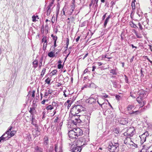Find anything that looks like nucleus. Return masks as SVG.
<instances>
[{
	"label": "nucleus",
	"mask_w": 152,
	"mask_h": 152,
	"mask_svg": "<svg viewBox=\"0 0 152 152\" xmlns=\"http://www.w3.org/2000/svg\"><path fill=\"white\" fill-rule=\"evenodd\" d=\"M119 146V144L118 141H115L114 140H112L109 143L108 150L110 152H115Z\"/></svg>",
	"instance_id": "obj_1"
},
{
	"label": "nucleus",
	"mask_w": 152,
	"mask_h": 152,
	"mask_svg": "<svg viewBox=\"0 0 152 152\" xmlns=\"http://www.w3.org/2000/svg\"><path fill=\"white\" fill-rule=\"evenodd\" d=\"M135 108V107L134 105L130 104L127 107V109L129 113L130 114H135V115H137L141 114V111L140 110L133 111V110Z\"/></svg>",
	"instance_id": "obj_2"
},
{
	"label": "nucleus",
	"mask_w": 152,
	"mask_h": 152,
	"mask_svg": "<svg viewBox=\"0 0 152 152\" xmlns=\"http://www.w3.org/2000/svg\"><path fill=\"white\" fill-rule=\"evenodd\" d=\"M135 132L134 128L133 127H131L127 129L126 132L124 133V135L131 137L135 133Z\"/></svg>",
	"instance_id": "obj_3"
},
{
	"label": "nucleus",
	"mask_w": 152,
	"mask_h": 152,
	"mask_svg": "<svg viewBox=\"0 0 152 152\" xmlns=\"http://www.w3.org/2000/svg\"><path fill=\"white\" fill-rule=\"evenodd\" d=\"M76 144L77 146H78L80 147L87 144V142L85 138L84 137L79 138L77 140L76 142Z\"/></svg>",
	"instance_id": "obj_4"
},
{
	"label": "nucleus",
	"mask_w": 152,
	"mask_h": 152,
	"mask_svg": "<svg viewBox=\"0 0 152 152\" xmlns=\"http://www.w3.org/2000/svg\"><path fill=\"white\" fill-rule=\"evenodd\" d=\"M124 143L126 145H133V144H134L135 147H137V145L134 144L132 140L130 137H126L124 140Z\"/></svg>",
	"instance_id": "obj_5"
},
{
	"label": "nucleus",
	"mask_w": 152,
	"mask_h": 152,
	"mask_svg": "<svg viewBox=\"0 0 152 152\" xmlns=\"http://www.w3.org/2000/svg\"><path fill=\"white\" fill-rule=\"evenodd\" d=\"M73 130L77 138L83 134L82 130L79 128H74L73 129Z\"/></svg>",
	"instance_id": "obj_6"
},
{
	"label": "nucleus",
	"mask_w": 152,
	"mask_h": 152,
	"mask_svg": "<svg viewBox=\"0 0 152 152\" xmlns=\"http://www.w3.org/2000/svg\"><path fill=\"white\" fill-rule=\"evenodd\" d=\"M149 135L148 132H146L144 133L143 134L140 136L141 140L140 142L143 144L146 140V137Z\"/></svg>",
	"instance_id": "obj_7"
},
{
	"label": "nucleus",
	"mask_w": 152,
	"mask_h": 152,
	"mask_svg": "<svg viewBox=\"0 0 152 152\" xmlns=\"http://www.w3.org/2000/svg\"><path fill=\"white\" fill-rule=\"evenodd\" d=\"M69 137L72 139H77L74 131L73 129L70 130L68 132Z\"/></svg>",
	"instance_id": "obj_8"
},
{
	"label": "nucleus",
	"mask_w": 152,
	"mask_h": 152,
	"mask_svg": "<svg viewBox=\"0 0 152 152\" xmlns=\"http://www.w3.org/2000/svg\"><path fill=\"white\" fill-rule=\"evenodd\" d=\"M82 107L80 105H77L76 107H73L71 110V112H75V114H77L78 113H77L75 112V111L77 110V111L80 112V111L83 110V109L81 110L82 109Z\"/></svg>",
	"instance_id": "obj_9"
},
{
	"label": "nucleus",
	"mask_w": 152,
	"mask_h": 152,
	"mask_svg": "<svg viewBox=\"0 0 152 152\" xmlns=\"http://www.w3.org/2000/svg\"><path fill=\"white\" fill-rule=\"evenodd\" d=\"M48 96H41V100L43 99L42 101L41 102L42 104H44L45 102L48 101L50 100V96L48 97H47Z\"/></svg>",
	"instance_id": "obj_10"
},
{
	"label": "nucleus",
	"mask_w": 152,
	"mask_h": 152,
	"mask_svg": "<svg viewBox=\"0 0 152 152\" xmlns=\"http://www.w3.org/2000/svg\"><path fill=\"white\" fill-rule=\"evenodd\" d=\"M29 111L31 115H34V113L36 112L35 110V104H34L32 107H30V110Z\"/></svg>",
	"instance_id": "obj_11"
},
{
	"label": "nucleus",
	"mask_w": 152,
	"mask_h": 152,
	"mask_svg": "<svg viewBox=\"0 0 152 152\" xmlns=\"http://www.w3.org/2000/svg\"><path fill=\"white\" fill-rule=\"evenodd\" d=\"M34 152H43V148L38 146H35L34 147Z\"/></svg>",
	"instance_id": "obj_12"
},
{
	"label": "nucleus",
	"mask_w": 152,
	"mask_h": 152,
	"mask_svg": "<svg viewBox=\"0 0 152 152\" xmlns=\"http://www.w3.org/2000/svg\"><path fill=\"white\" fill-rule=\"evenodd\" d=\"M96 102V99L94 98L90 97L86 100V102L90 104H91L95 103Z\"/></svg>",
	"instance_id": "obj_13"
},
{
	"label": "nucleus",
	"mask_w": 152,
	"mask_h": 152,
	"mask_svg": "<svg viewBox=\"0 0 152 152\" xmlns=\"http://www.w3.org/2000/svg\"><path fill=\"white\" fill-rule=\"evenodd\" d=\"M120 123L123 125H126L128 123L127 119L122 118L119 121Z\"/></svg>",
	"instance_id": "obj_14"
},
{
	"label": "nucleus",
	"mask_w": 152,
	"mask_h": 152,
	"mask_svg": "<svg viewBox=\"0 0 152 152\" xmlns=\"http://www.w3.org/2000/svg\"><path fill=\"white\" fill-rule=\"evenodd\" d=\"M49 144V138L47 136H45L43 139V144L45 145H48Z\"/></svg>",
	"instance_id": "obj_15"
},
{
	"label": "nucleus",
	"mask_w": 152,
	"mask_h": 152,
	"mask_svg": "<svg viewBox=\"0 0 152 152\" xmlns=\"http://www.w3.org/2000/svg\"><path fill=\"white\" fill-rule=\"evenodd\" d=\"M10 133H9V134H7V137H8V138H10L13 136L15 135V134L16 133L17 131H12L10 132Z\"/></svg>",
	"instance_id": "obj_16"
},
{
	"label": "nucleus",
	"mask_w": 152,
	"mask_h": 152,
	"mask_svg": "<svg viewBox=\"0 0 152 152\" xmlns=\"http://www.w3.org/2000/svg\"><path fill=\"white\" fill-rule=\"evenodd\" d=\"M85 118V116L84 115H80L79 116L78 118H75L77 122L78 123H80V122H83L84 121L83 119Z\"/></svg>",
	"instance_id": "obj_17"
},
{
	"label": "nucleus",
	"mask_w": 152,
	"mask_h": 152,
	"mask_svg": "<svg viewBox=\"0 0 152 152\" xmlns=\"http://www.w3.org/2000/svg\"><path fill=\"white\" fill-rule=\"evenodd\" d=\"M143 96H139L137 98V100L139 103H141L142 102H143Z\"/></svg>",
	"instance_id": "obj_18"
},
{
	"label": "nucleus",
	"mask_w": 152,
	"mask_h": 152,
	"mask_svg": "<svg viewBox=\"0 0 152 152\" xmlns=\"http://www.w3.org/2000/svg\"><path fill=\"white\" fill-rule=\"evenodd\" d=\"M136 2V0H132L131 6L132 8V10L133 11H134L136 9V6L135 2Z\"/></svg>",
	"instance_id": "obj_19"
},
{
	"label": "nucleus",
	"mask_w": 152,
	"mask_h": 152,
	"mask_svg": "<svg viewBox=\"0 0 152 152\" xmlns=\"http://www.w3.org/2000/svg\"><path fill=\"white\" fill-rule=\"evenodd\" d=\"M81 147L77 146L75 148L73 149L72 152H80L81 150Z\"/></svg>",
	"instance_id": "obj_20"
},
{
	"label": "nucleus",
	"mask_w": 152,
	"mask_h": 152,
	"mask_svg": "<svg viewBox=\"0 0 152 152\" xmlns=\"http://www.w3.org/2000/svg\"><path fill=\"white\" fill-rule=\"evenodd\" d=\"M110 18V15H109L107 16V17L105 19V20L104 21V28H105L106 27V26L107 23L109 21V20Z\"/></svg>",
	"instance_id": "obj_21"
},
{
	"label": "nucleus",
	"mask_w": 152,
	"mask_h": 152,
	"mask_svg": "<svg viewBox=\"0 0 152 152\" xmlns=\"http://www.w3.org/2000/svg\"><path fill=\"white\" fill-rule=\"evenodd\" d=\"M32 21L33 22H35L37 21H38L39 19V18L38 15H33L32 17Z\"/></svg>",
	"instance_id": "obj_22"
},
{
	"label": "nucleus",
	"mask_w": 152,
	"mask_h": 152,
	"mask_svg": "<svg viewBox=\"0 0 152 152\" xmlns=\"http://www.w3.org/2000/svg\"><path fill=\"white\" fill-rule=\"evenodd\" d=\"M33 67L34 68H37L38 66V61L37 60H35L33 62Z\"/></svg>",
	"instance_id": "obj_23"
},
{
	"label": "nucleus",
	"mask_w": 152,
	"mask_h": 152,
	"mask_svg": "<svg viewBox=\"0 0 152 152\" xmlns=\"http://www.w3.org/2000/svg\"><path fill=\"white\" fill-rule=\"evenodd\" d=\"M34 135L35 137L38 136L40 134L39 131L38 130H36L35 131L33 132Z\"/></svg>",
	"instance_id": "obj_24"
},
{
	"label": "nucleus",
	"mask_w": 152,
	"mask_h": 152,
	"mask_svg": "<svg viewBox=\"0 0 152 152\" xmlns=\"http://www.w3.org/2000/svg\"><path fill=\"white\" fill-rule=\"evenodd\" d=\"M55 54H54V52L53 51H51L48 53V56L50 58H52L55 56Z\"/></svg>",
	"instance_id": "obj_25"
},
{
	"label": "nucleus",
	"mask_w": 152,
	"mask_h": 152,
	"mask_svg": "<svg viewBox=\"0 0 152 152\" xmlns=\"http://www.w3.org/2000/svg\"><path fill=\"white\" fill-rule=\"evenodd\" d=\"M47 11L46 15L47 16H48L50 14L51 12V9H50V8L49 7H47Z\"/></svg>",
	"instance_id": "obj_26"
},
{
	"label": "nucleus",
	"mask_w": 152,
	"mask_h": 152,
	"mask_svg": "<svg viewBox=\"0 0 152 152\" xmlns=\"http://www.w3.org/2000/svg\"><path fill=\"white\" fill-rule=\"evenodd\" d=\"M75 8V6L72 5L71 6V7L70 9V13H69L68 15H71L72 14L74 9Z\"/></svg>",
	"instance_id": "obj_27"
},
{
	"label": "nucleus",
	"mask_w": 152,
	"mask_h": 152,
	"mask_svg": "<svg viewBox=\"0 0 152 152\" xmlns=\"http://www.w3.org/2000/svg\"><path fill=\"white\" fill-rule=\"evenodd\" d=\"M51 80V78H49L48 77L45 80V82L47 84H48V85H49L50 84V82Z\"/></svg>",
	"instance_id": "obj_28"
},
{
	"label": "nucleus",
	"mask_w": 152,
	"mask_h": 152,
	"mask_svg": "<svg viewBox=\"0 0 152 152\" xmlns=\"http://www.w3.org/2000/svg\"><path fill=\"white\" fill-rule=\"evenodd\" d=\"M47 37L45 36L43 37V38L42 40V42H44V43H47Z\"/></svg>",
	"instance_id": "obj_29"
},
{
	"label": "nucleus",
	"mask_w": 152,
	"mask_h": 152,
	"mask_svg": "<svg viewBox=\"0 0 152 152\" xmlns=\"http://www.w3.org/2000/svg\"><path fill=\"white\" fill-rule=\"evenodd\" d=\"M53 108L54 107H53L51 104L49 105L46 107V109L47 110H52L53 109Z\"/></svg>",
	"instance_id": "obj_30"
},
{
	"label": "nucleus",
	"mask_w": 152,
	"mask_h": 152,
	"mask_svg": "<svg viewBox=\"0 0 152 152\" xmlns=\"http://www.w3.org/2000/svg\"><path fill=\"white\" fill-rule=\"evenodd\" d=\"M13 127L12 126H10L9 127V129H8V130H7L6 132H5V133L7 134L10 133Z\"/></svg>",
	"instance_id": "obj_31"
},
{
	"label": "nucleus",
	"mask_w": 152,
	"mask_h": 152,
	"mask_svg": "<svg viewBox=\"0 0 152 152\" xmlns=\"http://www.w3.org/2000/svg\"><path fill=\"white\" fill-rule=\"evenodd\" d=\"M31 123L35 127H37V122L36 120L31 121Z\"/></svg>",
	"instance_id": "obj_32"
},
{
	"label": "nucleus",
	"mask_w": 152,
	"mask_h": 152,
	"mask_svg": "<svg viewBox=\"0 0 152 152\" xmlns=\"http://www.w3.org/2000/svg\"><path fill=\"white\" fill-rule=\"evenodd\" d=\"M46 69L45 68H43L41 73V76L42 77L44 75L46 71Z\"/></svg>",
	"instance_id": "obj_33"
},
{
	"label": "nucleus",
	"mask_w": 152,
	"mask_h": 152,
	"mask_svg": "<svg viewBox=\"0 0 152 152\" xmlns=\"http://www.w3.org/2000/svg\"><path fill=\"white\" fill-rule=\"evenodd\" d=\"M51 37L53 38V40L54 41H56L57 39V36L55 37L54 36L53 34H52L51 35Z\"/></svg>",
	"instance_id": "obj_34"
},
{
	"label": "nucleus",
	"mask_w": 152,
	"mask_h": 152,
	"mask_svg": "<svg viewBox=\"0 0 152 152\" xmlns=\"http://www.w3.org/2000/svg\"><path fill=\"white\" fill-rule=\"evenodd\" d=\"M5 132L4 134L3 135L0 137L1 138V140H5L7 137H4V136H5Z\"/></svg>",
	"instance_id": "obj_35"
},
{
	"label": "nucleus",
	"mask_w": 152,
	"mask_h": 152,
	"mask_svg": "<svg viewBox=\"0 0 152 152\" xmlns=\"http://www.w3.org/2000/svg\"><path fill=\"white\" fill-rule=\"evenodd\" d=\"M135 34L137 38L140 39L142 38V37L141 36V34H138L136 32L135 33Z\"/></svg>",
	"instance_id": "obj_36"
},
{
	"label": "nucleus",
	"mask_w": 152,
	"mask_h": 152,
	"mask_svg": "<svg viewBox=\"0 0 152 152\" xmlns=\"http://www.w3.org/2000/svg\"><path fill=\"white\" fill-rule=\"evenodd\" d=\"M35 91L34 90L30 91L29 92V94L30 95H35Z\"/></svg>",
	"instance_id": "obj_37"
},
{
	"label": "nucleus",
	"mask_w": 152,
	"mask_h": 152,
	"mask_svg": "<svg viewBox=\"0 0 152 152\" xmlns=\"http://www.w3.org/2000/svg\"><path fill=\"white\" fill-rule=\"evenodd\" d=\"M57 72V71L56 69H55L53 70L51 72L52 74V75H55Z\"/></svg>",
	"instance_id": "obj_38"
},
{
	"label": "nucleus",
	"mask_w": 152,
	"mask_h": 152,
	"mask_svg": "<svg viewBox=\"0 0 152 152\" xmlns=\"http://www.w3.org/2000/svg\"><path fill=\"white\" fill-rule=\"evenodd\" d=\"M47 45V43H44L43 47V49L44 50H46Z\"/></svg>",
	"instance_id": "obj_39"
},
{
	"label": "nucleus",
	"mask_w": 152,
	"mask_h": 152,
	"mask_svg": "<svg viewBox=\"0 0 152 152\" xmlns=\"http://www.w3.org/2000/svg\"><path fill=\"white\" fill-rule=\"evenodd\" d=\"M61 85H62V83L58 82H56L55 84V86L56 87H59Z\"/></svg>",
	"instance_id": "obj_40"
},
{
	"label": "nucleus",
	"mask_w": 152,
	"mask_h": 152,
	"mask_svg": "<svg viewBox=\"0 0 152 152\" xmlns=\"http://www.w3.org/2000/svg\"><path fill=\"white\" fill-rule=\"evenodd\" d=\"M130 25L132 27H133L134 28H137V26L136 25L134 24L133 23H132V24H130Z\"/></svg>",
	"instance_id": "obj_41"
},
{
	"label": "nucleus",
	"mask_w": 152,
	"mask_h": 152,
	"mask_svg": "<svg viewBox=\"0 0 152 152\" xmlns=\"http://www.w3.org/2000/svg\"><path fill=\"white\" fill-rule=\"evenodd\" d=\"M55 17L54 16V15H53L52 17V19L51 20V22L53 23L55 21Z\"/></svg>",
	"instance_id": "obj_42"
},
{
	"label": "nucleus",
	"mask_w": 152,
	"mask_h": 152,
	"mask_svg": "<svg viewBox=\"0 0 152 152\" xmlns=\"http://www.w3.org/2000/svg\"><path fill=\"white\" fill-rule=\"evenodd\" d=\"M49 28H48V25H46L45 26V31H47V32H48Z\"/></svg>",
	"instance_id": "obj_43"
},
{
	"label": "nucleus",
	"mask_w": 152,
	"mask_h": 152,
	"mask_svg": "<svg viewBox=\"0 0 152 152\" xmlns=\"http://www.w3.org/2000/svg\"><path fill=\"white\" fill-rule=\"evenodd\" d=\"M54 0H52L51 2L50 3L48 7H49L50 8L52 7V4H53Z\"/></svg>",
	"instance_id": "obj_44"
},
{
	"label": "nucleus",
	"mask_w": 152,
	"mask_h": 152,
	"mask_svg": "<svg viewBox=\"0 0 152 152\" xmlns=\"http://www.w3.org/2000/svg\"><path fill=\"white\" fill-rule=\"evenodd\" d=\"M53 107L54 106L56 107L57 105V104L55 102H52V104H51Z\"/></svg>",
	"instance_id": "obj_45"
},
{
	"label": "nucleus",
	"mask_w": 152,
	"mask_h": 152,
	"mask_svg": "<svg viewBox=\"0 0 152 152\" xmlns=\"http://www.w3.org/2000/svg\"><path fill=\"white\" fill-rule=\"evenodd\" d=\"M58 145L57 144H55V152H57Z\"/></svg>",
	"instance_id": "obj_46"
},
{
	"label": "nucleus",
	"mask_w": 152,
	"mask_h": 152,
	"mask_svg": "<svg viewBox=\"0 0 152 152\" xmlns=\"http://www.w3.org/2000/svg\"><path fill=\"white\" fill-rule=\"evenodd\" d=\"M70 100H68L65 103H64V105L65 106H66V104H71V103H70Z\"/></svg>",
	"instance_id": "obj_47"
},
{
	"label": "nucleus",
	"mask_w": 152,
	"mask_h": 152,
	"mask_svg": "<svg viewBox=\"0 0 152 152\" xmlns=\"http://www.w3.org/2000/svg\"><path fill=\"white\" fill-rule=\"evenodd\" d=\"M138 25L139 26V28H140V29L141 30H142L143 28L142 27L141 24H140V23H138Z\"/></svg>",
	"instance_id": "obj_48"
},
{
	"label": "nucleus",
	"mask_w": 152,
	"mask_h": 152,
	"mask_svg": "<svg viewBox=\"0 0 152 152\" xmlns=\"http://www.w3.org/2000/svg\"><path fill=\"white\" fill-rule=\"evenodd\" d=\"M35 120H36L35 119L34 115H32V116H31V121H34Z\"/></svg>",
	"instance_id": "obj_49"
},
{
	"label": "nucleus",
	"mask_w": 152,
	"mask_h": 152,
	"mask_svg": "<svg viewBox=\"0 0 152 152\" xmlns=\"http://www.w3.org/2000/svg\"><path fill=\"white\" fill-rule=\"evenodd\" d=\"M70 19L71 20V21L72 22H74L75 21V18L73 16L71 17L70 18Z\"/></svg>",
	"instance_id": "obj_50"
},
{
	"label": "nucleus",
	"mask_w": 152,
	"mask_h": 152,
	"mask_svg": "<svg viewBox=\"0 0 152 152\" xmlns=\"http://www.w3.org/2000/svg\"><path fill=\"white\" fill-rule=\"evenodd\" d=\"M58 120V117H57L55 119V120L54 121V123L57 122Z\"/></svg>",
	"instance_id": "obj_51"
},
{
	"label": "nucleus",
	"mask_w": 152,
	"mask_h": 152,
	"mask_svg": "<svg viewBox=\"0 0 152 152\" xmlns=\"http://www.w3.org/2000/svg\"><path fill=\"white\" fill-rule=\"evenodd\" d=\"M116 98L118 100H119L121 98L120 96H115Z\"/></svg>",
	"instance_id": "obj_52"
},
{
	"label": "nucleus",
	"mask_w": 152,
	"mask_h": 152,
	"mask_svg": "<svg viewBox=\"0 0 152 152\" xmlns=\"http://www.w3.org/2000/svg\"><path fill=\"white\" fill-rule=\"evenodd\" d=\"M140 91L141 92L140 93H141V92H142V95H144V94L146 95V94L145 93V91L143 90H142Z\"/></svg>",
	"instance_id": "obj_53"
},
{
	"label": "nucleus",
	"mask_w": 152,
	"mask_h": 152,
	"mask_svg": "<svg viewBox=\"0 0 152 152\" xmlns=\"http://www.w3.org/2000/svg\"><path fill=\"white\" fill-rule=\"evenodd\" d=\"M140 73H141L140 77H143L144 75L143 73L142 70V69H141L140 71Z\"/></svg>",
	"instance_id": "obj_54"
},
{
	"label": "nucleus",
	"mask_w": 152,
	"mask_h": 152,
	"mask_svg": "<svg viewBox=\"0 0 152 152\" xmlns=\"http://www.w3.org/2000/svg\"><path fill=\"white\" fill-rule=\"evenodd\" d=\"M88 71V69L87 68H86L84 70L83 73L84 74H86L87 72Z\"/></svg>",
	"instance_id": "obj_55"
},
{
	"label": "nucleus",
	"mask_w": 152,
	"mask_h": 152,
	"mask_svg": "<svg viewBox=\"0 0 152 152\" xmlns=\"http://www.w3.org/2000/svg\"><path fill=\"white\" fill-rule=\"evenodd\" d=\"M62 67V65L61 64H58V69H60Z\"/></svg>",
	"instance_id": "obj_56"
},
{
	"label": "nucleus",
	"mask_w": 152,
	"mask_h": 152,
	"mask_svg": "<svg viewBox=\"0 0 152 152\" xmlns=\"http://www.w3.org/2000/svg\"><path fill=\"white\" fill-rule=\"evenodd\" d=\"M62 13L63 14V15H65V11L64 10V8L62 9L61 12V14H62Z\"/></svg>",
	"instance_id": "obj_57"
},
{
	"label": "nucleus",
	"mask_w": 152,
	"mask_h": 152,
	"mask_svg": "<svg viewBox=\"0 0 152 152\" xmlns=\"http://www.w3.org/2000/svg\"><path fill=\"white\" fill-rule=\"evenodd\" d=\"M107 14V13H105V14L104 15H103V16L102 17V19L103 20H104V19L105 17H106V14Z\"/></svg>",
	"instance_id": "obj_58"
},
{
	"label": "nucleus",
	"mask_w": 152,
	"mask_h": 152,
	"mask_svg": "<svg viewBox=\"0 0 152 152\" xmlns=\"http://www.w3.org/2000/svg\"><path fill=\"white\" fill-rule=\"evenodd\" d=\"M92 71L94 72L95 71V69L96 68V67L95 66H92Z\"/></svg>",
	"instance_id": "obj_59"
},
{
	"label": "nucleus",
	"mask_w": 152,
	"mask_h": 152,
	"mask_svg": "<svg viewBox=\"0 0 152 152\" xmlns=\"http://www.w3.org/2000/svg\"><path fill=\"white\" fill-rule=\"evenodd\" d=\"M80 38V36H79L77 37L76 39V42H77L79 41Z\"/></svg>",
	"instance_id": "obj_60"
},
{
	"label": "nucleus",
	"mask_w": 152,
	"mask_h": 152,
	"mask_svg": "<svg viewBox=\"0 0 152 152\" xmlns=\"http://www.w3.org/2000/svg\"><path fill=\"white\" fill-rule=\"evenodd\" d=\"M88 53H86L83 58V59H84L86 58V57L88 56Z\"/></svg>",
	"instance_id": "obj_61"
},
{
	"label": "nucleus",
	"mask_w": 152,
	"mask_h": 152,
	"mask_svg": "<svg viewBox=\"0 0 152 152\" xmlns=\"http://www.w3.org/2000/svg\"><path fill=\"white\" fill-rule=\"evenodd\" d=\"M97 102L99 104V105L102 107V105L104 103H102V104L100 103L99 102V100H98Z\"/></svg>",
	"instance_id": "obj_62"
},
{
	"label": "nucleus",
	"mask_w": 152,
	"mask_h": 152,
	"mask_svg": "<svg viewBox=\"0 0 152 152\" xmlns=\"http://www.w3.org/2000/svg\"><path fill=\"white\" fill-rule=\"evenodd\" d=\"M43 59L42 58H41L40 60V64H42Z\"/></svg>",
	"instance_id": "obj_63"
},
{
	"label": "nucleus",
	"mask_w": 152,
	"mask_h": 152,
	"mask_svg": "<svg viewBox=\"0 0 152 152\" xmlns=\"http://www.w3.org/2000/svg\"><path fill=\"white\" fill-rule=\"evenodd\" d=\"M97 63L99 66H101L102 65V63L101 62H98Z\"/></svg>",
	"instance_id": "obj_64"
}]
</instances>
